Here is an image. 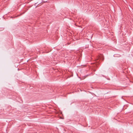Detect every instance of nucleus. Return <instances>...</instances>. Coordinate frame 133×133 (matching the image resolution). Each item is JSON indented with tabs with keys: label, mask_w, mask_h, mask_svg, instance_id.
<instances>
[{
	"label": "nucleus",
	"mask_w": 133,
	"mask_h": 133,
	"mask_svg": "<svg viewBox=\"0 0 133 133\" xmlns=\"http://www.w3.org/2000/svg\"><path fill=\"white\" fill-rule=\"evenodd\" d=\"M97 47L98 48H99V47H98V46H97Z\"/></svg>",
	"instance_id": "obj_4"
},
{
	"label": "nucleus",
	"mask_w": 133,
	"mask_h": 133,
	"mask_svg": "<svg viewBox=\"0 0 133 133\" xmlns=\"http://www.w3.org/2000/svg\"><path fill=\"white\" fill-rule=\"evenodd\" d=\"M38 3V2H37V3H35V6H36V4H37Z\"/></svg>",
	"instance_id": "obj_1"
},
{
	"label": "nucleus",
	"mask_w": 133,
	"mask_h": 133,
	"mask_svg": "<svg viewBox=\"0 0 133 133\" xmlns=\"http://www.w3.org/2000/svg\"><path fill=\"white\" fill-rule=\"evenodd\" d=\"M41 3V2H39V4H40V3Z\"/></svg>",
	"instance_id": "obj_3"
},
{
	"label": "nucleus",
	"mask_w": 133,
	"mask_h": 133,
	"mask_svg": "<svg viewBox=\"0 0 133 133\" xmlns=\"http://www.w3.org/2000/svg\"><path fill=\"white\" fill-rule=\"evenodd\" d=\"M24 13H23L22 14H23ZM22 14H21V15H18V16H20V15H21Z\"/></svg>",
	"instance_id": "obj_2"
}]
</instances>
